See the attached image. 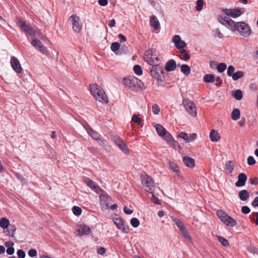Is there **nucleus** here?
Segmentation results:
<instances>
[{
	"mask_svg": "<svg viewBox=\"0 0 258 258\" xmlns=\"http://www.w3.org/2000/svg\"><path fill=\"white\" fill-rule=\"evenodd\" d=\"M105 251H106L105 248L103 247H100L99 248H98V249L97 250L98 253H99L101 255L104 254L105 253Z\"/></svg>",
	"mask_w": 258,
	"mask_h": 258,
	"instance_id": "e2e57ef3",
	"label": "nucleus"
},
{
	"mask_svg": "<svg viewBox=\"0 0 258 258\" xmlns=\"http://www.w3.org/2000/svg\"><path fill=\"white\" fill-rule=\"evenodd\" d=\"M233 96L237 100H240L243 96L242 92L240 90H237L233 93Z\"/></svg>",
	"mask_w": 258,
	"mask_h": 258,
	"instance_id": "c9c22d12",
	"label": "nucleus"
},
{
	"mask_svg": "<svg viewBox=\"0 0 258 258\" xmlns=\"http://www.w3.org/2000/svg\"><path fill=\"white\" fill-rule=\"evenodd\" d=\"M123 84L133 91H137L143 87V82L134 76H128L123 80Z\"/></svg>",
	"mask_w": 258,
	"mask_h": 258,
	"instance_id": "7ed1b4c3",
	"label": "nucleus"
},
{
	"mask_svg": "<svg viewBox=\"0 0 258 258\" xmlns=\"http://www.w3.org/2000/svg\"><path fill=\"white\" fill-rule=\"evenodd\" d=\"M241 14V13L239 9H228L225 10V14H221V15L226 16L229 18L230 16L233 18H235L239 16Z\"/></svg>",
	"mask_w": 258,
	"mask_h": 258,
	"instance_id": "f3484780",
	"label": "nucleus"
},
{
	"mask_svg": "<svg viewBox=\"0 0 258 258\" xmlns=\"http://www.w3.org/2000/svg\"><path fill=\"white\" fill-rule=\"evenodd\" d=\"M10 225V221L6 218H2L0 219V227L5 230Z\"/></svg>",
	"mask_w": 258,
	"mask_h": 258,
	"instance_id": "c756f323",
	"label": "nucleus"
},
{
	"mask_svg": "<svg viewBox=\"0 0 258 258\" xmlns=\"http://www.w3.org/2000/svg\"><path fill=\"white\" fill-rule=\"evenodd\" d=\"M172 42L174 44L175 47L176 48L185 47L186 46L185 42L182 40L181 37L178 35H175L173 37Z\"/></svg>",
	"mask_w": 258,
	"mask_h": 258,
	"instance_id": "2eb2a0df",
	"label": "nucleus"
},
{
	"mask_svg": "<svg viewBox=\"0 0 258 258\" xmlns=\"http://www.w3.org/2000/svg\"><path fill=\"white\" fill-rule=\"evenodd\" d=\"M17 25L21 30L24 31L26 34L31 36H34L36 35L35 30L28 25L25 22L22 20H17Z\"/></svg>",
	"mask_w": 258,
	"mask_h": 258,
	"instance_id": "1a4fd4ad",
	"label": "nucleus"
},
{
	"mask_svg": "<svg viewBox=\"0 0 258 258\" xmlns=\"http://www.w3.org/2000/svg\"><path fill=\"white\" fill-rule=\"evenodd\" d=\"M113 141L116 146L125 153L129 152V149L123 141L118 136L113 137Z\"/></svg>",
	"mask_w": 258,
	"mask_h": 258,
	"instance_id": "f8f14e48",
	"label": "nucleus"
},
{
	"mask_svg": "<svg viewBox=\"0 0 258 258\" xmlns=\"http://www.w3.org/2000/svg\"><path fill=\"white\" fill-rule=\"evenodd\" d=\"M84 182L87 186L90 187L94 191L99 193L100 190V187L92 180L89 178H85Z\"/></svg>",
	"mask_w": 258,
	"mask_h": 258,
	"instance_id": "a211bd4d",
	"label": "nucleus"
},
{
	"mask_svg": "<svg viewBox=\"0 0 258 258\" xmlns=\"http://www.w3.org/2000/svg\"><path fill=\"white\" fill-rule=\"evenodd\" d=\"M219 21L232 31L237 30L241 35L245 37H248L251 34V29L247 24L243 22L235 23L226 16L220 15Z\"/></svg>",
	"mask_w": 258,
	"mask_h": 258,
	"instance_id": "f257e3e1",
	"label": "nucleus"
},
{
	"mask_svg": "<svg viewBox=\"0 0 258 258\" xmlns=\"http://www.w3.org/2000/svg\"><path fill=\"white\" fill-rule=\"evenodd\" d=\"M145 60L150 65L162 63V61L159 56L153 53L151 50H147L144 54Z\"/></svg>",
	"mask_w": 258,
	"mask_h": 258,
	"instance_id": "39448f33",
	"label": "nucleus"
},
{
	"mask_svg": "<svg viewBox=\"0 0 258 258\" xmlns=\"http://www.w3.org/2000/svg\"><path fill=\"white\" fill-rule=\"evenodd\" d=\"M11 65L13 70L18 74L21 73L22 68L19 60L15 57L12 56L11 59Z\"/></svg>",
	"mask_w": 258,
	"mask_h": 258,
	"instance_id": "4468645a",
	"label": "nucleus"
},
{
	"mask_svg": "<svg viewBox=\"0 0 258 258\" xmlns=\"http://www.w3.org/2000/svg\"><path fill=\"white\" fill-rule=\"evenodd\" d=\"M227 68V65L225 63H218L217 66V69L219 73H223L225 71Z\"/></svg>",
	"mask_w": 258,
	"mask_h": 258,
	"instance_id": "e433bc0d",
	"label": "nucleus"
},
{
	"mask_svg": "<svg viewBox=\"0 0 258 258\" xmlns=\"http://www.w3.org/2000/svg\"><path fill=\"white\" fill-rule=\"evenodd\" d=\"M197 138V134L195 133L192 134L189 137H188L187 143L193 142Z\"/></svg>",
	"mask_w": 258,
	"mask_h": 258,
	"instance_id": "bf43d9fd",
	"label": "nucleus"
},
{
	"mask_svg": "<svg viewBox=\"0 0 258 258\" xmlns=\"http://www.w3.org/2000/svg\"><path fill=\"white\" fill-rule=\"evenodd\" d=\"M247 176L244 173H241L238 175V180L235 183L236 187H242L245 185Z\"/></svg>",
	"mask_w": 258,
	"mask_h": 258,
	"instance_id": "dca6fc26",
	"label": "nucleus"
},
{
	"mask_svg": "<svg viewBox=\"0 0 258 258\" xmlns=\"http://www.w3.org/2000/svg\"><path fill=\"white\" fill-rule=\"evenodd\" d=\"M241 212L243 214H247L250 213V210L248 207L244 206L242 207Z\"/></svg>",
	"mask_w": 258,
	"mask_h": 258,
	"instance_id": "4d7b16f0",
	"label": "nucleus"
},
{
	"mask_svg": "<svg viewBox=\"0 0 258 258\" xmlns=\"http://www.w3.org/2000/svg\"><path fill=\"white\" fill-rule=\"evenodd\" d=\"M17 255L19 258H25L26 256L25 251L22 249L18 250Z\"/></svg>",
	"mask_w": 258,
	"mask_h": 258,
	"instance_id": "6e6d98bb",
	"label": "nucleus"
},
{
	"mask_svg": "<svg viewBox=\"0 0 258 258\" xmlns=\"http://www.w3.org/2000/svg\"><path fill=\"white\" fill-rule=\"evenodd\" d=\"M210 138L212 142H218L220 139V136L216 130H212L210 133Z\"/></svg>",
	"mask_w": 258,
	"mask_h": 258,
	"instance_id": "a878e982",
	"label": "nucleus"
},
{
	"mask_svg": "<svg viewBox=\"0 0 258 258\" xmlns=\"http://www.w3.org/2000/svg\"><path fill=\"white\" fill-rule=\"evenodd\" d=\"M36 35L38 36L41 39H44V36L42 34V33L40 31V30H35Z\"/></svg>",
	"mask_w": 258,
	"mask_h": 258,
	"instance_id": "0e129e2a",
	"label": "nucleus"
},
{
	"mask_svg": "<svg viewBox=\"0 0 258 258\" xmlns=\"http://www.w3.org/2000/svg\"><path fill=\"white\" fill-rule=\"evenodd\" d=\"M188 135L187 133H185V132H181L179 135H178V137L179 138H180L182 139H183L184 140H185L186 142L187 141V139H188Z\"/></svg>",
	"mask_w": 258,
	"mask_h": 258,
	"instance_id": "864d4df0",
	"label": "nucleus"
},
{
	"mask_svg": "<svg viewBox=\"0 0 258 258\" xmlns=\"http://www.w3.org/2000/svg\"><path fill=\"white\" fill-rule=\"evenodd\" d=\"M183 103L185 109L190 115L192 116L197 115L196 106L192 101L189 99H184L183 100Z\"/></svg>",
	"mask_w": 258,
	"mask_h": 258,
	"instance_id": "9d476101",
	"label": "nucleus"
},
{
	"mask_svg": "<svg viewBox=\"0 0 258 258\" xmlns=\"http://www.w3.org/2000/svg\"><path fill=\"white\" fill-rule=\"evenodd\" d=\"M234 168V164L232 161H228L225 163V172L227 174L231 173Z\"/></svg>",
	"mask_w": 258,
	"mask_h": 258,
	"instance_id": "bb28decb",
	"label": "nucleus"
},
{
	"mask_svg": "<svg viewBox=\"0 0 258 258\" xmlns=\"http://www.w3.org/2000/svg\"><path fill=\"white\" fill-rule=\"evenodd\" d=\"M255 163V160L254 158L250 156L247 158V164L249 165H253Z\"/></svg>",
	"mask_w": 258,
	"mask_h": 258,
	"instance_id": "5fc2aeb1",
	"label": "nucleus"
},
{
	"mask_svg": "<svg viewBox=\"0 0 258 258\" xmlns=\"http://www.w3.org/2000/svg\"><path fill=\"white\" fill-rule=\"evenodd\" d=\"M182 161L185 165L192 168L195 166V160L188 156H185L182 158Z\"/></svg>",
	"mask_w": 258,
	"mask_h": 258,
	"instance_id": "412c9836",
	"label": "nucleus"
},
{
	"mask_svg": "<svg viewBox=\"0 0 258 258\" xmlns=\"http://www.w3.org/2000/svg\"><path fill=\"white\" fill-rule=\"evenodd\" d=\"M234 68L232 66H229L227 70V75L230 77H232L234 73Z\"/></svg>",
	"mask_w": 258,
	"mask_h": 258,
	"instance_id": "3c124183",
	"label": "nucleus"
},
{
	"mask_svg": "<svg viewBox=\"0 0 258 258\" xmlns=\"http://www.w3.org/2000/svg\"><path fill=\"white\" fill-rule=\"evenodd\" d=\"M123 211L125 214L128 215L131 214L133 212L132 210L128 209L126 206L124 207Z\"/></svg>",
	"mask_w": 258,
	"mask_h": 258,
	"instance_id": "69168bd1",
	"label": "nucleus"
},
{
	"mask_svg": "<svg viewBox=\"0 0 258 258\" xmlns=\"http://www.w3.org/2000/svg\"><path fill=\"white\" fill-rule=\"evenodd\" d=\"M151 194H152V198L151 199L152 202L155 203V204L160 205V202H159L158 198L155 196L153 191H152V193Z\"/></svg>",
	"mask_w": 258,
	"mask_h": 258,
	"instance_id": "603ef678",
	"label": "nucleus"
},
{
	"mask_svg": "<svg viewBox=\"0 0 258 258\" xmlns=\"http://www.w3.org/2000/svg\"><path fill=\"white\" fill-rule=\"evenodd\" d=\"M134 71L138 75H141L143 73L142 68L139 65H135L134 67Z\"/></svg>",
	"mask_w": 258,
	"mask_h": 258,
	"instance_id": "c03bdc74",
	"label": "nucleus"
},
{
	"mask_svg": "<svg viewBox=\"0 0 258 258\" xmlns=\"http://www.w3.org/2000/svg\"><path fill=\"white\" fill-rule=\"evenodd\" d=\"M120 44L119 43L115 42L112 43L110 46L111 50L114 52L119 49L120 47Z\"/></svg>",
	"mask_w": 258,
	"mask_h": 258,
	"instance_id": "37998d69",
	"label": "nucleus"
},
{
	"mask_svg": "<svg viewBox=\"0 0 258 258\" xmlns=\"http://www.w3.org/2000/svg\"><path fill=\"white\" fill-rule=\"evenodd\" d=\"M240 112L238 109L235 108L233 110L231 113V118L234 120H236L239 118Z\"/></svg>",
	"mask_w": 258,
	"mask_h": 258,
	"instance_id": "7c9ffc66",
	"label": "nucleus"
},
{
	"mask_svg": "<svg viewBox=\"0 0 258 258\" xmlns=\"http://www.w3.org/2000/svg\"><path fill=\"white\" fill-rule=\"evenodd\" d=\"M73 213L77 216H79L82 213V209L81 208L75 206L73 208Z\"/></svg>",
	"mask_w": 258,
	"mask_h": 258,
	"instance_id": "a18cd8bd",
	"label": "nucleus"
},
{
	"mask_svg": "<svg viewBox=\"0 0 258 258\" xmlns=\"http://www.w3.org/2000/svg\"><path fill=\"white\" fill-rule=\"evenodd\" d=\"M169 166L171 169L175 172H178L179 171V167L173 162H169Z\"/></svg>",
	"mask_w": 258,
	"mask_h": 258,
	"instance_id": "79ce46f5",
	"label": "nucleus"
},
{
	"mask_svg": "<svg viewBox=\"0 0 258 258\" xmlns=\"http://www.w3.org/2000/svg\"><path fill=\"white\" fill-rule=\"evenodd\" d=\"M162 138H163L164 140L168 144L171 146L174 145L175 141L171 135L168 132H167Z\"/></svg>",
	"mask_w": 258,
	"mask_h": 258,
	"instance_id": "4be33fe9",
	"label": "nucleus"
},
{
	"mask_svg": "<svg viewBox=\"0 0 258 258\" xmlns=\"http://www.w3.org/2000/svg\"><path fill=\"white\" fill-rule=\"evenodd\" d=\"M161 64H153L150 69L151 75L157 80H161L163 78L164 69Z\"/></svg>",
	"mask_w": 258,
	"mask_h": 258,
	"instance_id": "423d86ee",
	"label": "nucleus"
},
{
	"mask_svg": "<svg viewBox=\"0 0 258 258\" xmlns=\"http://www.w3.org/2000/svg\"><path fill=\"white\" fill-rule=\"evenodd\" d=\"M204 81L206 83H212L215 80V76L213 74H207L204 77Z\"/></svg>",
	"mask_w": 258,
	"mask_h": 258,
	"instance_id": "72a5a7b5",
	"label": "nucleus"
},
{
	"mask_svg": "<svg viewBox=\"0 0 258 258\" xmlns=\"http://www.w3.org/2000/svg\"><path fill=\"white\" fill-rule=\"evenodd\" d=\"M251 205L253 207H258V197L254 198V200L252 202Z\"/></svg>",
	"mask_w": 258,
	"mask_h": 258,
	"instance_id": "774afa93",
	"label": "nucleus"
},
{
	"mask_svg": "<svg viewBox=\"0 0 258 258\" xmlns=\"http://www.w3.org/2000/svg\"><path fill=\"white\" fill-rule=\"evenodd\" d=\"M217 238L219 241L224 246H227L229 245V242L228 240L220 236H217Z\"/></svg>",
	"mask_w": 258,
	"mask_h": 258,
	"instance_id": "58836bf2",
	"label": "nucleus"
},
{
	"mask_svg": "<svg viewBox=\"0 0 258 258\" xmlns=\"http://www.w3.org/2000/svg\"><path fill=\"white\" fill-rule=\"evenodd\" d=\"M217 215L223 223L224 222L225 219L226 220L229 216L225 211L222 210H218L217 211Z\"/></svg>",
	"mask_w": 258,
	"mask_h": 258,
	"instance_id": "cd10ccee",
	"label": "nucleus"
},
{
	"mask_svg": "<svg viewBox=\"0 0 258 258\" xmlns=\"http://www.w3.org/2000/svg\"><path fill=\"white\" fill-rule=\"evenodd\" d=\"M223 223L227 226L231 227H234L237 225V222L236 220L230 216L228 217V218H227L226 220L225 219V221Z\"/></svg>",
	"mask_w": 258,
	"mask_h": 258,
	"instance_id": "c85d7f7f",
	"label": "nucleus"
},
{
	"mask_svg": "<svg viewBox=\"0 0 258 258\" xmlns=\"http://www.w3.org/2000/svg\"><path fill=\"white\" fill-rule=\"evenodd\" d=\"M131 224L133 227L136 228L139 226L140 221L137 218H133L131 220Z\"/></svg>",
	"mask_w": 258,
	"mask_h": 258,
	"instance_id": "a19ab883",
	"label": "nucleus"
},
{
	"mask_svg": "<svg viewBox=\"0 0 258 258\" xmlns=\"http://www.w3.org/2000/svg\"><path fill=\"white\" fill-rule=\"evenodd\" d=\"M249 182L251 184L256 185L258 184V178L257 177L250 178Z\"/></svg>",
	"mask_w": 258,
	"mask_h": 258,
	"instance_id": "680f3d73",
	"label": "nucleus"
},
{
	"mask_svg": "<svg viewBox=\"0 0 258 258\" xmlns=\"http://www.w3.org/2000/svg\"><path fill=\"white\" fill-rule=\"evenodd\" d=\"M152 110L153 113L155 115H157L160 112V108L157 104H155L152 106Z\"/></svg>",
	"mask_w": 258,
	"mask_h": 258,
	"instance_id": "49530a36",
	"label": "nucleus"
},
{
	"mask_svg": "<svg viewBox=\"0 0 258 258\" xmlns=\"http://www.w3.org/2000/svg\"><path fill=\"white\" fill-rule=\"evenodd\" d=\"M90 233V228L88 226L84 224L80 225L76 231V234L78 236L88 235Z\"/></svg>",
	"mask_w": 258,
	"mask_h": 258,
	"instance_id": "ddd939ff",
	"label": "nucleus"
},
{
	"mask_svg": "<svg viewBox=\"0 0 258 258\" xmlns=\"http://www.w3.org/2000/svg\"><path fill=\"white\" fill-rule=\"evenodd\" d=\"M90 90L91 94L97 101L103 104L108 103V99L104 91L98 85H90Z\"/></svg>",
	"mask_w": 258,
	"mask_h": 258,
	"instance_id": "f03ea898",
	"label": "nucleus"
},
{
	"mask_svg": "<svg viewBox=\"0 0 258 258\" xmlns=\"http://www.w3.org/2000/svg\"><path fill=\"white\" fill-rule=\"evenodd\" d=\"M181 71L185 75H188L190 74L191 69L187 64H182L181 66Z\"/></svg>",
	"mask_w": 258,
	"mask_h": 258,
	"instance_id": "473e14b6",
	"label": "nucleus"
},
{
	"mask_svg": "<svg viewBox=\"0 0 258 258\" xmlns=\"http://www.w3.org/2000/svg\"><path fill=\"white\" fill-rule=\"evenodd\" d=\"M212 35L215 38H222L223 34L218 28H215L212 31Z\"/></svg>",
	"mask_w": 258,
	"mask_h": 258,
	"instance_id": "f704fd0d",
	"label": "nucleus"
},
{
	"mask_svg": "<svg viewBox=\"0 0 258 258\" xmlns=\"http://www.w3.org/2000/svg\"><path fill=\"white\" fill-rule=\"evenodd\" d=\"M114 223L118 228L120 229L123 233H127L128 232V228L124 225L123 221L121 219H116Z\"/></svg>",
	"mask_w": 258,
	"mask_h": 258,
	"instance_id": "6ab92c4d",
	"label": "nucleus"
},
{
	"mask_svg": "<svg viewBox=\"0 0 258 258\" xmlns=\"http://www.w3.org/2000/svg\"><path fill=\"white\" fill-rule=\"evenodd\" d=\"M243 76V73L242 71H237L233 74L232 76V78L233 80L236 81L239 78L242 77Z\"/></svg>",
	"mask_w": 258,
	"mask_h": 258,
	"instance_id": "4c0bfd02",
	"label": "nucleus"
},
{
	"mask_svg": "<svg viewBox=\"0 0 258 258\" xmlns=\"http://www.w3.org/2000/svg\"><path fill=\"white\" fill-rule=\"evenodd\" d=\"M155 128L158 135L161 137H163L167 132L166 129L162 125L159 124H157L155 125Z\"/></svg>",
	"mask_w": 258,
	"mask_h": 258,
	"instance_id": "393cba45",
	"label": "nucleus"
},
{
	"mask_svg": "<svg viewBox=\"0 0 258 258\" xmlns=\"http://www.w3.org/2000/svg\"><path fill=\"white\" fill-rule=\"evenodd\" d=\"M15 249L13 246L8 247L6 252L9 255H12L14 253Z\"/></svg>",
	"mask_w": 258,
	"mask_h": 258,
	"instance_id": "052dcab7",
	"label": "nucleus"
},
{
	"mask_svg": "<svg viewBox=\"0 0 258 258\" xmlns=\"http://www.w3.org/2000/svg\"><path fill=\"white\" fill-rule=\"evenodd\" d=\"M132 121L134 122L137 123L138 124H141L142 123L141 118L137 116L136 114H134L132 118Z\"/></svg>",
	"mask_w": 258,
	"mask_h": 258,
	"instance_id": "de8ad7c7",
	"label": "nucleus"
},
{
	"mask_svg": "<svg viewBox=\"0 0 258 258\" xmlns=\"http://www.w3.org/2000/svg\"><path fill=\"white\" fill-rule=\"evenodd\" d=\"M180 232H181L182 235L184 237V238L186 239H187L189 241H190V242L191 241V238L186 229L180 231Z\"/></svg>",
	"mask_w": 258,
	"mask_h": 258,
	"instance_id": "ea45409f",
	"label": "nucleus"
},
{
	"mask_svg": "<svg viewBox=\"0 0 258 258\" xmlns=\"http://www.w3.org/2000/svg\"><path fill=\"white\" fill-rule=\"evenodd\" d=\"M173 221L174 222L175 224L179 229L180 231H181L184 229H185V227L184 226L182 222L178 219L174 218L173 219Z\"/></svg>",
	"mask_w": 258,
	"mask_h": 258,
	"instance_id": "2f4dec72",
	"label": "nucleus"
},
{
	"mask_svg": "<svg viewBox=\"0 0 258 258\" xmlns=\"http://www.w3.org/2000/svg\"><path fill=\"white\" fill-rule=\"evenodd\" d=\"M142 184L145 190L149 193H152L154 188V183L153 178L146 174L145 173L141 175Z\"/></svg>",
	"mask_w": 258,
	"mask_h": 258,
	"instance_id": "20e7f679",
	"label": "nucleus"
},
{
	"mask_svg": "<svg viewBox=\"0 0 258 258\" xmlns=\"http://www.w3.org/2000/svg\"><path fill=\"white\" fill-rule=\"evenodd\" d=\"M150 23L151 27H153L155 30L159 29L160 24L156 16H152L151 17Z\"/></svg>",
	"mask_w": 258,
	"mask_h": 258,
	"instance_id": "5701e85b",
	"label": "nucleus"
},
{
	"mask_svg": "<svg viewBox=\"0 0 258 258\" xmlns=\"http://www.w3.org/2000/svg\"><path fill=\"white\" fill-rule=\"evenodd\" d=\"M73 26V29L75 32L79 33L82 28V23L80 17L76 15H73L70 18Z\"/></svg>",
	"mask_w": 258,
	"mask_h": 258,
	"instance_id": "6e6552de",
	"label": "nucleus"
},
{
	"mask_svg": "<svg viewBox=\"0 0 258 258\" xmlns=\"http://www.w3.org/2000/svg\"><path fill=\"white\" fill-rule=\"evenodd\" d=\"M31 43L32 45L35 48L39 51L41 52L43 54H47V50L46 47H45L41 42L36 38H33L31 41Z\"/></svg>",
	"mask_w": 258,
	"mask_h": 258,
	"instance_id": "9b49d317",
	"label": "nucleus"
},
{
	"mask_svg": "<svg viewBox=\"0 0 258 258\" xmlns=\"http://www.w3.org/2000/svg\"><path fill=\"white\" fill-rule=\"evenodd\" d=\"M176 68V62L173 59H170L168 61L165 66V69L168 72L173 71L175 70Z\"/></svg>",
	"mask_w": 258,
	"mask_h": 258,
	"instance_id": "aec40b11",
	"label": "nucleus"
},
{
	"mask_svg": "<svg viewBox=\"0 0 258 258\" xmlns=\"http://www.w3.org/2000/svg\"><path fill=\"white\" fill-rule=\"evenodd\" d=\"M84 127L85 128L88 134L94 140L97 141L100 145L103 147L107 146L106 141L102 139L100 137V135L95 131H94L89 125H85Z\"/></svg>",
	"mask_w": 258,
	"mask_h": 258,
	"instance_id": "0eeeda50",
	"label": "nucleus"
},
{
	"mask_svg": "<svg viewBox=\"0 0 258 258\" xmlns=\"http://www.w3.org/2000/svg\"><path fill=\"white\" fill-rule=\"evenodd\" d=\"M238 196L242 201H245L249 198V193L247 190L243 189L238 192Z\"/></svg>",
	"mask_w": 258,
	"mask_h": 258,
	"instance_id": "b1692460",
	"label": "nucleus"
},
{
	"mask_svg": "<svg viewBox=\"0 0 258 258\" xmlns=\"http://www.w3.org/2000/svg\"><path fill=\"white\" fill-rule=\"evenodd\" d=\"M204 2L203 0H198L197 2V6H196V9L198 11H200L203 9V5Z\"/></svg>",
	"mask_w": 258,
	"mask_h": 258,
	"instance_id": "09e8293b",
	"label": "nucleus"
},
{
	"mask_svg": "<svg viewBox=\"0 0 258 258\" xmlns=\"http://www.w3.org/2000/svg\"><path fill=\"white\" fill-rule=\"evenodd\" d=\"M98 4L101 6H105L108 4L107 0H99Z\"/></svg>",
	"mask_w": 258,
	"mask_h": 258,
	"instance_id": "338daca9",
	"label": "nucleus"
},
{
	"mask_svg": "<svg viewBox=\"0 0 258 258\" xmlns=\"http://www.w3.org/2000/svg\"><path fill=\"white\" fill-rule=\"evenodd\" d=\"M28 254L30 257H33L37 255V252L35 249L31 248L28 251Z\"/></svg>",
	"mask_w": 258,
	"mask_h": 258,
	"instance_id": "8fccbe9b",
	"label": "nucleus"
},
{
	"mask_svg": "<svg viewBox=\"0 0 258 258\" xmlns=\"http://www.w3.org/2000/svg\"><path fill=\"white\" fill-rule=\"evenodd\" d=\"M9 226H10V229H9L11 231V236H12V237H14V235H15V232L16 231V227L14 225H10V224Z\"/></svg>",
	"mask_w": 258,
	"mask_h": 258,
	"instance_id": "13d9d810",
	"label": "nucleus"
}]
</instances>
